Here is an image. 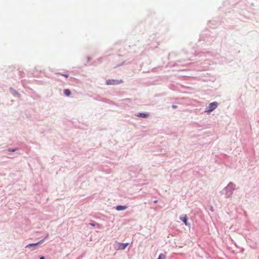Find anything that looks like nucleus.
Here are the masks:
<instances>
[{"label": "nucleus", "mask_w": 259, "mask_h": 259, "mask_svg": "<svg viewBox=\"0 0 259 259\" xmlns=\"http://www.w3.org/2000/svg\"><path fill=\"white\" fill-rule=\"evenodd\" d=\"M166 256L165 254L161 253L157 259H165Z\"/></svg>", "instance_id": "obj_9"}, {"label": "nucleus", "mask_w": 259, "mask_h": 259, "mask_svg": "<svg viewBox=\"0 0 259 259\" xmlns=\"http://www.w3.org/2000/svg\"><path fill=\"white\" fill-rule=\"evenodd\" d=\"M58 74H60V75H63V76H65L66 78H68V76H69V75L68 74H61L60 73H58Z\"/></svg>", "instance_id": "obj_10"}, {"label": "nucleus", "mask_w": 259, "mask_h": 259, "mask_svg": "<svg viewBox=\"0 0 259 259\" xmlns=\"http://www.w3.org/2000/svg\"><path fill=\"white\" fill-rule=\"evenodd\" d=\"M39 259H45V257L44 256H41Z\"/></svg>", "instance_id": "obj_12"}, {"label": "nucleus", "mask_w": 259, "mask_h": 259, "mask_svg": "<svg viewBox=\"0 0 259 259\" xmlns=\"http://www.w3.org/2000/svg\"><path fill=\"white\" fill-rule=\"evenodd\" d=\"M43 241H44V240H41L40 241H39V242H37L36 243L29 244H28V245H27L26 246V247L27 248V247H29L32 246H36V245L40 244L41 243L43 242Z\"/></svg>", "instance_id": "obj_6"}, {"label": "nucleus", "mask_w": 259, "mask_h": 259, "mask_svg": "<svg viewBox=\"0 0 259 259\" xmlns=\"http://www.w3.org/2000/svg\"><path fill=\"white\" fill-rule=\"evenodd\" d=\"M10 151H12V152H14L15 151V150L14 149H12V150H10Z\"/></svg>", "instance_id": "obj_13"}, {"label": "nucleus", "mask_w": 259, "mask_h": 259, "mask_svg": "<svg viewBox=\"0 0 259 259\" xmlns=\"http://www.w3.org/2000/svg\"><path fill=\"white\" fill-rule=\"evenodd\" d=\"M64 93L67 96H69L71 94L70 91L68 89L64 90Z\"/></svg>", "instance_id": "obj_8"}, {"label": "nucleus", "mask_w": 259, "mask_h": 259, "mask_svg": "<svg viewBox=\"0 0 259 259\" xmlns=\"http://www.w3.org/2000/svg\"><path fill=\"white\" fill-rule=\"evenodd\" d=\"M218 106V103L216 102H212L209 104V112H211L214 110L215 108H217Z\"/></svg>", "instance_id": "obj_3"}, {"label": "nucleus", "mask_w": 259, "mask_h": 259, "mask_svg": "<svg viewBox=\"0 0 259 259\" xmlns=\"http://www.w3.org/2000/svg\"><path fill=\"white\" fill-rule=\"evenodd\" d=\"M180 219L184 223L185 225L188 226L189 225L187 222V217L186 215H185L184 217H181Z\"/></svg>", "instance_id": "obj_4"}, {"label": "nucleus", "mask_w": 259, "mask_h": 259, "mask_svg": "<svg viewBox=\"0 0 259 259\" xmlns=\"http://www.w3.org/2000/svg\"><path fill=\"white\" fill-rule=\"evenodd\" d=\"M90 225L94 227L95 226V225L94 223H90Z\"/></svg>", "instance_id": "obj_11"}, {"label": "nucleus", "mask_w": 259, "mask_h": 259, "mask_svg": "<svg viewBox=\"0 0 259 259\" xmlns=\"http://www.w3.org/2000/svg\"><path fill=\"white\" fill-rule=\"evenodd\" d=\"M126 208H127L126 206H122V205H118L116 207V209L118 211L125 210Z\"/></svg>", "instance_id": "obj_5"}, {"label": "nucleus", "mask_w": 259, "mask_h": 259, "mask_svg": "<svg viewBox=\"0 0 259 259\" xmlns=\"http://www.w3.org/2000/svg\"><path fill=\"white\" fill-rule=\"evenodd\" d=\"M128 245V243H122L120 242H116L115 244V247L117 250H123Z\"/></svg>", "instance_id": "obj_1"}, {"label": "nucleus", "mask_w": 259, "mask_h": 259, "mask_svg": "<svg viewBox=\"0 0 259 259\" xmlns=\"http://www.w3.org/2000/svg\"><path fill=\"white\" fill-rule=\"evenodd\" d=\"M123 82L122 80L108 79L106 81L107 85H117Z\"/></svg>", "instance_id": "obj_2"}, {"label": "nucleus", "mask_w": 259, "mask_h": 259, "mask_svg": "<svg viewBox=\"0 0 259 259\" xmlns=\"http://www.w3.org/2000/svg\"><path fill=\"white\" fill-rule=\"evenodd\" d=\"M139 117H143V118H146L148 117L149 114L146 113H139V114L138 115Z\"/></svg>", "instance_id": "obj_7"}, {"label": "nucleus", "mask_w": 259, "mask_h": 259, "mask_svg": "<svg viewBox=\"0 0 259 259\" xmlns=\"http://www.w3.org/2000/svg\"><path fill=\"white\" fill-rule=\"evenodd\" d=\"M173 108H176V106H173Z\"/></svg>", "instance_id": "obj_15"}, {"label": "nucleus", "mask_w": 259, "mask_h": 259, "mask_svg": "<svg viewBox=\"0 0 259 259\" xmlns=\"http://www.w3.org/2000/svg\"><path fill=\"white\" fill-rule=\"evenodd\" d=\"M157 200L154 201V203H157Z\"/></svg>", "instance_id": "obj_14"}]
</instances>
